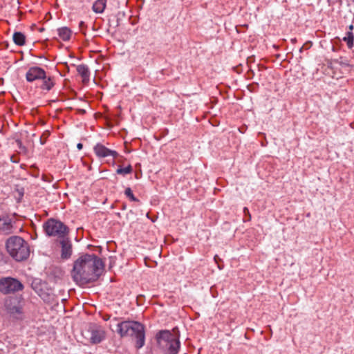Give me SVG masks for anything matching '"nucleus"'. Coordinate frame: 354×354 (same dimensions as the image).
Wrapping results in <instances>:
<instances>
[{"label": "nucleus", "instance_id": "obj_6", "mask_svg": "<svg viewBox=\"0 0 354 354\" xmlns=\"http://www.w3.org/2000/svg\"><path fill=\"white\" fill-rule=\"evenodd\" d=\"M46 234L59 239L68 236L69 228L64 223L55 218L48 219L43 225Z\"/></svg>", "mask_w": 354, "mask_h": 354}, {"label": "nucleus", "instance_id": "obj_30", "mask_svg": "<svg viewBox=\"0 0 354 354\" xmlns=\"http://www.w3.org/2000/svg\"><path fill=\"white\" fill-rule=\"evenodd\" d=\"M11 160L13 162H16L17 161L13 159V156L11 157Z\"/></svg>", "mask_w": 354, "mask_h": 354}, {"label": "nucleus", "instance_id": "obj_11", "mask_svg": "<svg viewBox=\"0 0 354 354\" xmlns=\"http://www.w3.org/2000/svg\"><path fill=\"white\" fill-rule=\"evenodd\" d=\"M90 333V341L93 344H98L105 337V331L101 326H94L91 327Z\"/></svg>", "mask_w": 354, "mask_h": 354}, {"label": "nucleus", "instance_id": "obj_23", "mask_svg": "<svg viewBox=\"0 0 354 354\" xmlns=\"http://www.w3.org/2000/svg\"><path fill=\"white\" fill-rule=\"evenodd\" d=\"M243 213L245 216H248V221L251 219V215L250 214L249 209L247 207L243 208Z\"/></svg>", "mask_w": 354, "mask_h": 354}, {"label": "nucleus", "instance_id": "obj_19", "mask_svg": "<svg viewBox=\"0 0 354 354\" xmlns=\"http://www.w3.org/2000/svg\"><path fill=\"white\" fill-rule=\"evenodd\" d=\"M131 171H132V167L131 165H129L124 168L120 167L116 171L117 174H121L123 176L129 174L131 173Z\"/></svg>", "mask_w": 354, "mask_h": 354}, {"label": "nucleus", "instance_id": "obj_13", "mask_svg": "<svg viewBox=\"0 0 354 354\" xmlns=\"http://www.w3.org/2000/svg\"><path fill=\"white\" fill-rule=\"evenodd\" d=\"M76 70L81 76L83 84H88L90 80V71L88 66L84 64H80L77 66Z\"/></svg>", "mask_w": 354, "mask_h": 354}, {"label": "nucleus", "instance_id": "obj_27", "mask_svg": "<svg viewBox=\"0 0 354 354\" xmlns=\"http://www.w3.org/2000/svg\"><path fill=\"white\" fill-rule=\"evenodd\" d=\"M218 259V257L217 255H216V256L214 257V260H215V261H216L217 263H218V261H217V259Z\"/></svg>", "mask_w": 354, "mask_h": 354}, {"label": "nucleus", "instance_id": "obj_8", "mask_svg": "<svg viewBox=\"0 0 354 354\" xmlns=\"http://www.w3.org/2000/svg\"><path fill=\"white\" fill-rule=\"evenodd\" d=\"M45 71L39 66L30 67L26 74V79L28 82L41 80L45 77Z\"/></svg>", "mask_w": 354, "mask_h": 354}, {"label": "nucleus", "instance_id": "obj_21", "mask_svg": "<svg viewBox=\"0 0 354 354\" xmlns=\"http://www.w3.org/2000/svg\"><path fill=\"white\" fill-rule=\"evenodd\" d=\"M17 145L19 149V153H26L27 149L26 148L22 145V142L20 140H17Z\"/></svg>", "mask_w": 354, "mask_h": 354}, {"label": "nucleus", "instance_id": "obj_12", "mask_svg": "<svg viewBox=\"0 0 354 354\" xmlns=\"http://www.w3.org/2000/svg\"><path fill=\"white\" fill-rule=\"evenodd\" d=\"M94 151L99 157H106L109 156L115 157L117 156L115 151L111 150L102 144H97L94 147Z\"/></svg>", "mask_w": 354, "mask_h": 354}, {"label": "nucleus", "instance_id": "obj_1", "mask_svg": "<svg viewBox=\"0 0 354 354\" xmlns=\"http://www.w3.org/2000/svg\"><path fill=\"white\" fill-rule=\"evenodd\" d=\"M104 270L102 260L95 254L81 255L74 261L72 270L73 280L79 285L96 281Z\"/></svg>", "mask_w": 354, "mask_h": 354}, {"label": "nucleus", "instance_id": "obj_20", "mask_svg": "<svg viewBox=\"0 0 354 354\" xmlns=\"http://www.w3.org/2000/svg\"><path fill=\"white\" fill-rule=\"evenodd\" d=\"M124 194L131 201H138V200L133 194L131 188H127L125 189Z\"/></svg>", "mask_w": 354, "mask_h": 354}, {"label": "nucleus", "instance_id": "obj_28", "mask_svg": "<svg viewBox=\"0 0 354 354\" xmlns=\"http://www.w3.org/2000/svg\"><path fill=\"white\" fill-rule=\"evenodd\" d=\"M353 28V25H351V26H349V29H350V30H351L350 32H352Z\"/></svg>", "mask_w": 354, "mask_h": 354}, {"label": "nucleus", "instance_id": "obj_7", "mask_svg": "<svg viewBox=\"0 0 354 354\" xmlns=\"http://www.w3.org/2000/svg\"><path fill=\"white\" fill-rule=\"evenodd\" d=\"M23 288L22 283L16 279L12 277L0 279V292L3 294L21 290Z\"/></svg>", "mask_w": 354, "mask_h": 354}, {"label": "nucleus", "instance_id": "obj_24", "mask_svg": "<svg viewBox=\"0 0 354 354\" xmlns=\"http://www.w3.org/2000/svg\"><path fill=\"white\" fill-rule=\"evenodd\" d=\"M339 64L343 66H348L349 64L347 63V61L346 60H341L339 62Z\"/></svg>", "mask_w": 354, "mask_h": 354}, {"label": "nucleus", "instance_id": "obj_14", "mask_svg": "<svg viewBox=\"0 0 354 354\" xmlns=\"http://www.w3.org/2000/svg\"><path fill=\"white\" fill-rule=\"evenodd\" d=\"M106 6V0H96L92 7L94 12L101 14L104 11Z\"/></svg>", "mask_w": 354, "mask_h": 354}, {"label": "nucleus", "instance_id": "obj_17", "mask_svg": "<svg viewBox=\"0 0 354 354\" xmlns=\"http://www.w3.org/2000/svg\"><path fill=\"white\" fill-rule=\"evenodd\" d=\"M12 38L15 44L18 46H23L25 44L26 37L22 32H15L13 34Z\"/></svg>", "mask_w": 354, "mask_h": 354}, {"label": "nucleus", "instance_id": "obj_22", "mask_svg": "<svg viewBox=\"0 0 354 354\" xmlns=\"http://www.w3.org/2000/svg\"><path fill=\"white\" fill-rule=\"evenodd\" d=\"M16 193L17 194V201L20 202L24 194V189H17Z\"/></svg>", "mask_w": 354, "mask_h": 354}, {"label": "nucleus", "instance_id": "obj_26", "mask_svg": "<svg viewBox=\"0 0 354 354\" xmlns=\"http://www.w3.org/2000/svg\"><path fill=\"white\" fill-rule=\"evenodd\" d=\"M296 41H297V40H296V39H295V38L291 39V42H292V44L295 43V42H296Z\"/></svg>", "mask_w": 354, "mask_h": 354}, {"label": "nucleus", "instance_id": "obj_10", "mask_svg": "<svg viewBox=\"0 0 354 354\" xmlns=\"http://www.w3.org/2000/svg\"><path fill=\"white\" fill-rule=\"evenodd\" d=\"M59 243L61 245V257L63 259H69L73 253L72 243L68 236L61 239Z\"/></svg>", "mask_w": 354, "mask_h": 354}, {"label": "nucleus", "instance_id": "obj_25", "mask_svg": "<svg viewBox=\"0 0 354 354\" xmlns=\"http://www.w3.org/2000/svg\"><path fill=\"white\" fill-rule=\"evenodd\" d=\"M77 149H78L79 150H81V149H82V147H83V145H82V143H78V144L77 145Z\"/></svg>", "mask_w": 354, "mask_h": 354}, {"label": "nucleus", "instance_id": "obj_29", "mask_svg": "<svg viewBox=\"0 0 354 354\" xmlns=\"http://www.w3.org/2000/svg\"><path fill=\"white\" fill-rule=\"evenodd\" d=\"M84 23L83 21H81V22L80 23V27H82V26H84Z\"/></svg>", "mask_w": 354, "mask_h": 354}, {"label": "nucleus", "instance_id": "obj_16", "mask_svg": "<svg viewBox=\"0 0 354 354\" xmlns=\"http://www.w3.org/2000/svg\"><path fill=\"white\" fill-rule=\"evenodd\" d=\"M43 83L41 86V88L43 90L50 91L55 84L53 79L51 77H47L46 74L45 75V77L42 78Z\"/></svg>", "mask_w": 354, "mask_h": 354}, {"label": "nucleus", "instance_id": "obj_18", "mask_svg": "<svg viewBox=\"0 0 354 354\" xmlns=\"http://www.w3.org/2000/svg\"><path fill=\"white\" fill-rule=\"evenodd\" d=\"M343 40L346 42L348 48L353 46L354 35L352 32H348L346 36L343 38Z\"/></svg>", "mask_w": 354, "mask_h": 354}, {"label": "nucleus", "instance_id": "obj_5", "mask_svg": "<svg viewBox=\"0 0 354 354\" xmlns=\"http://www.w3.org/2000/svg\"><path fill=\"white\" fill-rule=\"evenodd\" d=\"M25 301L21 296H10L6 298L4 307L10 317L15 319H22Z\"/></svg>", "mask_w": 354, "mask_h": 354}, {"label": "nucleus", "instance_id": "obj_15", "mask_svg": "<svg viewBox=\"0 0 354 354\" xmlns=\"http://www.w3.org/2000/svg\"><path fill=\"white\" fill-rule=\"evenodd\" d=\"M58 35L63 41H68L71 36V30L67 27H62L57 29Z\"/></svg>", "mask_w": 354, "mask_h": 354}, {"label": "nucleus", "instance_id": "obj_4", "mask_svg": "<svg viewBox=\"0 0 354 354\" xmlns=\"http://www.w3.org/2000/svg\"><path fill=\"white\" fill-rule=\"evenodd\" d=\"M159 348L165 354H177L179 351L180 342L179 337L171 331L165 330L159 331L156 335Z\"/></svg>", "mask_w": 354, "mask_h": 354}, {"label": "nucleus", "instance_id": "obj_2", "mask_svg": "<svg viewBox=\"0 0 354 354\" xmlns=\"http://www.w3.org/2000/svg\"><path fill=\"white\" fill-rule=\"evenodd\" d=\"M118 333L121 337H133L136 338V347L140 348L145 345V336L144 326L138 322L124 321L117 325Z\"/></svg>", "mask_w": 354, "mask_h": 354}, {"label": "nucleus", "instance_id": "obj_9", "mask_svg": "<svg viewBox=\"0 0 354 354\" xmlns=\"http://www.w3.org/2000/svg\"><path fill=\"white\" fill-rule=\"evenodd\" d=\"M13 218L9 216L0 217V234H9L13 233Z\"/></svg>", "mask_w": 354, "mask_h": 354}, {"label": "nucleus", "instance_id": "obj_3", "mask_svg": "<svg viewBox=\"0 0 354 354\" xmlns=\"http://www.w3.org/2000/svg\"><path fill=\"white\" fill-rule=\"evenodd\" d=\"M8 254L16 261L26 260L30 255V247L27 241L18 236L10 237L6 241Z\"/></svg>", "mask_w": 354, "mask_h": 354}]
</instances>
